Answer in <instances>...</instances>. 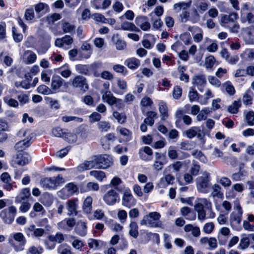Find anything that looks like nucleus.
I'll list each match as a JSON object with an SVG mask.
<instances>
[{"label": "nucleus", "instance_id": "nucleus-3", "mask_svg": "<svg viewBox=\"0 0 254 254\" xmlns=\"http://www.w3.org/2000/svg\"><path fill=\"white\" fill-rule=\"evenodd\" d=\"M64 182L62 176L58 175L57 177L43 179L40 182V185L45 190H55Z\"/></svg>", "mask_w": 254, "mask_h": 254}, {"label": "nucleus", "instance_id": "nucleus-23", "mask_svg": "<svg viewBox=\"0 0 254 254\" xmlns=\"http://www.w3.org/2000/svg\"><path fill=\"white\" fill-rule=\"evenodd\" d=\"M68 239L69 242L76 250L80 251L84 246L83 241L76 236L70 235Z\"/></svg>", "mask_w": 254, "mask_h": 254}, {"label": "nucleus", "instance_id": "nucleus-41", "mask_svg": "<svg viewBox=\"0 0 254 254\" xmlns=\"http://www.w3.org/2000/svg\"><path fill=\"white\" fill-rule=\"evenodd\" d=\"M147 117L144 119V123L150 126H152L154 123V119L157 117V113L154 111H149L146 113Z\"/></svg>", "mask_w": 254, "mask_h": 254}, {"label": "nucleus", "instance_id": "nucleus-42", "mask_svg": "<svg viewBox=\"0 0 254 254\" xmlns=\"http://www.w3.org/2000/svg\"><path fill=\"white\" fill-rule=\"evenodd\" d=\"M57 253L59 254H73L71 248L66 244L60 245L57 248Z\"/></svg>", "mask_w": 254, "mask_h": 254}, {"label": "nucleus", "instance_id": "nucleus-9", "mask_svg": "<svg viewBox=\"0 0 254 254\" xmlns=\"http://www.w3.org/2000/svg\"><path fill=\"white\" fill-rule=\"evenodd\" d=\"M234 209L237 212H233L231 214L230 220L231 225L234 227H237L241 224L243 211L241 207L238 203L235 204Z\"/></svg>", "mask_w": 254, "mask_h": 254}, {"label": "nucleus", "instance_id": "nucleus-39", "mask_svg": "<svg viewBox=\"0 0 254 254\" xmlns=\"http://www.w3.org/2000/svg\"><path fill=\"white\" fill-rule=\"evenodd\" d=\"M121 29L124 30L133 32H139L140 30L133 23L129 22H124L121 24Z\"/></svg>", "mask_w": 254, "mask_h": 254}, {"label": "nucleus", "instance_id": "nucleus-16", "mask_svg": "<svg viewBox=\"0 0 254 254\" xmlns=\"http://www.w3.org/2000/svg\"><path fill=\"white\" fill-rule=\"evenodd\" d=\"M193 85L197 87L198 90L202 92L204 86L206 83V80L205 76L203 75H197L194 76L192 79Z\"/></svg>", "mask_w": 254, "mask_h": 254}, {"label": "nucleus", "instance_id": "nucleus-43", "mask_svg": "<svg viewBox=\"0 0 254 254\" xmlns=\"http://www.w3.org/2000/svg\"><path fill=\"white\" fill-rule=\"evenodd\" d=\"M241 106V101L240 99L234 101L233 104L228 107V111L232 114H236Z\"/></svg>", "mask_w": 254, "mask_h": 254}, {"label": "nucleus", "instance_id": "nucleus-22", "mask_svg": "<svg viewBox=\"0 0 254 254\" xmlns=\"http://www.w3.org/2000/svg\"><path fill=\"white\" fill-rule=\"evenodd\" d=\"M78 200L77 199L69 200L66 202V209L68 211V216L75 215L77 214V208L78 206Z\"/></svg>", "mask_w": 254, "mask_h": 254}, {"label": "nucleus", "instance_id": "nucleus-27", "mask_svg": "<svg viewBox=\"0 0 254 254\" xmlns=\"http://www.w3.org/2000/svg\"><path fill=\"white\" fill-rule=\"evenodd\" d=\"M124 64L128 68L135 70L140 66V62L136 58H130L127 59Z\"/></svg>", "mask_w": 254, "mask_h": 254}, {"label": "nucleus", "instance_id": "nucleus-15", "mask_svg": "<svg viewBox=\"0 0 254 254\" xmlns=\"http://www.w3.org/2000/svg\"><path fill=\"white\" fill-rule=\"evenodd\" d=\"M31 157L27 152H18L15 160V162L18 165L24 166L28 163Z\"/></svg>", "mask_w": 254, "mask_h": 254}, {"label": "nucleus", "instance_id": "nucleus-44", "mask_svg": "<svg viewBox=\"0 0 254 254\" xmlns=\"http://www.w3.org/2000/svg\"><path fill=\"white\" fill-rule=\"evenodd\" d=\"M195 5L199 9L200 13L206 11L208 7L207 0H196Z\"/></svg>", "mask_w": 254, "mask_h": 254}, {"label": "nucleus", "instance_id": "nucleus-48", "mask_svg": "<svg viewBox=\"0 0 254 254\" xmlns=\"http://www.w3.org/2000/svg\"><path fill=\"white\" fill-rule=\"evenodd\" d=\"M89 174L100 182L102 181L103 179L106 177L105 173L102 171H91L89 172Z\"/></svg>", "mask_w": 254, "mask_h": 254}, {"label": "nucleus", "instance_id": "nucleus-6", "mask_svg": "<svg viewBox=\"0 0 254 254\" xmlns=\"http://www.w3.org/2000/svg\"><path fill=\"white\" fill-rule=\"evenodd\" d=\"M16 213V208L12 205L2 210L0 212V217L4 223L10 224L14 221Z\"/></svg>", "mask_w": 254, "mask_h": 254}, {"label": "nucleus", "instance_id": "nucleus-28", "mask_svg": "<svg viewBox=\"0 0 254 254\" xmlns=\"http://www.w3.org/2000/svg\"><path fill=\"white\" fill-rule=\"evenodd\" d=\"M37 56L33 51L27 50L24 52L23 59L26 64H33L35 62Z\"/></svg>", "mask_w": 254, "mask_h": 254}, {"label": "nucleus", "instance_id": "nucleus-60", "mask_svg": "<svg viewBox=\"0 0 254 254\" xmlns=\"http://www.w3.org/2000/svg\"><path fill=\"white\" fill-rule=\"evenodd\" d=\"M168 156L172 160H175L178 158V153L177 151L173 146H170L168 150Z\"/></svg>", "mask_w": 254, "mask_h": 254}, {"label": "nucleus", "instance_id": "nucleus-7", "mask_svg": "<svg viewBox=\"0 0 254 254\" xmlns=\"http://www.w3.org/2000/svg\"><path fill=\"white\" fill-rule=\"evenodd\" d=\"M71 85L85 92L88 90L89 86L85 77L82 75H76L71 81Z\"/></svg>", "mask_w": 254, "mask_h": 254}, {"label": "nucleus", "instance_id": "nucleus-45", "mask_svg": "<svg viewBox=\"0 0 254 254\" xmlns=\"http://www.w3.org/2000/svg\"><path fill=\"white\" fill-rule=\"evenodd\" d=\"M181 214L182 216L187 217L186 219L190 220H193L195 219V214H193L192 216H189V214L191 213V209L188 207H183L181 209Z\"/></svg>", "mask_w": 254, "mask_h": 254}, {"label": "nucleus", "instance_id": "nucleus-40", "mask_svg": "<svg viewBox=\"0 0 254 254\" xmlns=\"http://www.w3.org/2000/svg\"><path fill=\"white\" fill-rule=\"evenodd\" d=\"M129 234L134 238H136L138 236V227L137 223L134 221H131L129 225Z\"/></svg>", "mask_w": 254, "mask_h": 254}, {"label": "nucleus", "instance_id": "nucleus-46", "mask_svg": "<svg viewBox=\"0 0 254 254\" xmlns=\"http://www.w3.org/2000/svg\"><path fill=\"white\" fill-rule=\"evenodd\" d=\"M97 126L98 129L102 132H107L111 128L110 123L106 121L99 122Z\"/></svg>", "mask_w": 254, "mask_h": 254}, {"label": "nucleus", "instance_id": "nucleus-12", "mask_svg": "<svg viewBox=\"0 0 254 254\" xmlns=\"http://www.w3.org/2000/svg\"><path fill=\"white\" fill-rule=\"evenodd\" d=\"M135 203L136 201L132 196L130 190L129 189H126L123 195L122 205L127 208H130Z\"/></svg>", "mask_w": 254, "mask_h": 254}, {"label": "nucleus", "instance_id": "nucleus-61", "mask_svg": "<svg viewBox=\"0 0 254 254\" xmlns=\"http://www.w3.org/2000/svg\"><path fill=\"white\" fill-rule=\"evenodd\" d=\"M218 182L225 189H227L231 185L230 179L226 177H221Z\"/></svg>", "mask_w": 254, "mask_h": 254}, {"label": "nucleus", "instance_id": "nucleus-1", "mask_svg": "<svg viewBox=\"0 0 254 254\" xmlns=\"http://www.w3.org/2000/svg\"><path fill=\"white\" fill-rule=\"evenodd\" d=\"M161 215L157 212H150L144 215L140 221L141 225H146L152 228H161L162 222L160 221Z\"/></svg>", "mask_w": 254, "mask_h": 254}, {"label": "nucleus", "instance_id": "nucleus-55", "mask_svg": "<svg viewBox=\"0 0 254 254\" xmlns=\"http://www.w3.org/2000/svg\"><path fill=\"white\" fill-rule=\"evenodd\" d=\"M57 72L64 78H68L71 74L70 70L65 67H61L57 69Z\"/></svg>", "mask_w": 254, "mask_h": 254}, {"label": "nucleus", "instance_id": "nucleus-33", "mask_svg": "<svg viewBox=\"0 0 254 254\" xmlns=\"http://www.w3.org/2000/svg\"><path fill=\"white\" fill-rule=\"evenodd\" d=\"M64 82V80L60 76L54 75L52 78V88L55 91L58 90L63 85Z\"/></svg>", "mask_w": 254, "mask_h": 254}, {"label": "nucleus", "instance_id": "nucleus-5", "mask_svg": "<svg viewBox=\"0 0 254 254\" xmlns=\"http://www.w3.org/2000/svg\"><path fill=\"white\" fill-rule=\"evenodd\" d=\"M102 94L103 101L108 103L109 105H115L118 109L122 108L124 106L123 101L115 97L110 91L106 90L104 92H102Z\"/></svg>", "mask_w": 254, "mask_h": 254}, {"label": "nucleus", "instance_id": "nucleus-35", "mask_svg": "<svg viewBox=\"0 0 254 254\" xmlns=\"http://www.w3.org/2000/svg\"><path fill=\"white\" fill-rule=\"evenodd\" d=\"M183 162L181 161H176L168 166H167L164 170L163 173L166 174L170 173L171 169H173L175 172H179L182 168Z\"/></svg>", "mask_w": 254, "mask_h": 254}, {"label": "nucleus", "instance_id": "nucleus-18", "mask_svg": "<svg viewBox=\"0 0 254 254\" xmlns=\"http://www.w3.org/2000/svg\"><path fill=\"white\" fill-rule=\"evenodd\" d=\"M209 209L211 207V202L206 198H198L195 201L194 209L196 212L204 210V207Z\"/></svg>", "mask_w": 254, "mask_h": 254}, {"label": "nucleus", "instance_id": "nucleus-8", "mask_svg": "<svg viewBox=\"0 0 254 254\" xmlns=\"http://www.w3.org/2000/svg\"><path fill=\"white\" fill-rule=\"evenodd\" d=\"M103 199L107 205L112 206L120 200L119 194L116 190L112 189L104 194Z\"/></svg>", "mask_w": 254, "mask_h": 254}, {"label": "nucleus", "instance_id": "nucleus-21", "mask_svg": "<svg viewBox=\"0 0 254 254\" xmlns=\"http://www.w3.org/2000/svg\"><path fill=\"white\" fill-rule=\"evenodd\" d=\"M136 24L143 31H147L150 28V24L145 16H138L135 18Z\"/></svg>", "mask_w": 254, "mask_h": 254}, {"label": "nucleus", "instance_id": "nucleus-29", "mask_svg": "<svg viewBox=\"0 0 254 254\" xmlns=\"http://www.w3.org/2000/svg\"><path fill=\"white\" fill-rule=\"evenodd\" d=\"M194 33H196L195 34L193 33V38L194 41L196 43L200 42L203 39V32L202 30L198 27H191L189 28V30L191 32L193 31Z\"/></svg>", "mask_w": 254, "mask_h": 254}, {"label": "nucleus", "instance_id": "nucleus-36", "mask_svg": "<svg viewBox=\"0 0 254 254\" xmlns=\"http://www.w3.org/2000/svg\"><path fill=\"white\" fill-rule=\"evenodd\" d=\"M105 223L108 226V227L112 230L116 232L121 231L123 229V226L120 224L114 222L112 219L108 220L105 219Z\"/></svg>", "mask_w": 254, "mask_h": 254}, {"label": "nucleus", "instance_id": "nucleus-30", "mask_svg": "<svg viewBox=\"0 0 254 254\" xmlns=\"http://www.w3.org/2000/svg\"><path fill=\"white\" fill-rule=\"evenodd\" d=\"M76 233L81 237H84L87 234V226L85 222L79 221L75 228Z\"/></svg>", "mask_w": 254, "mask_h": 254}, {"label": "nucleus", "instance_id": "nucleus-58", "mask_svg": "<svg viewBox=\"0 0 254 254\" xmlns=\"http://www.w3.org/2000/svg\"><path fill=\"white\" fill-rule=\"evenodd\" d=\"M122 180L118 177H114L111 181L109 186L111 187H114L118 190H121V189L118 188V186L122 184Z\"/></svg>", "mask_w": 254, "mask_h": 254}, {"label": "nucleus", "instance_id": "nucleus-20", "mask_svg": "<svg viewBox=\"0 0 254 254\" xmlns=\"http://www.w3.org/2000/svg\"><path fill=\"white\" fill-rule=\"evenodd\" d=\"M240 20L242 23H247L253 25L254 24V13L252 12H241Z\"/></svg>", "mask_w": 254, "mask_h": 254}, {"label": "nucleus", "instance_id": "nucleus-62", "mask_svg": "<svg viewBox=\"0 0 254 254\" xmlns=\"http://www.w3.org/2000/svg\"><path fill=\"white\" fill-rule=\"evenodd\" d=\"M215 59L212 56H210L205 59V65L207 69H211L215 63Z\"/></svg>", "mask_w": 254, "mask_h": 254}, {"label": "nucleus", "instance_id": "nucleus-2", "mask_svg": "<svg viewBox=\"0 0 254 254\" xmlns=\"http://www.w3.org/2000/svg\"><path fill=\"white\" fill-rule=\"evenodd\" d=\"M8 242L14 250L18 252L24 250L26 240L22 233L17 232L10 236Z\"/></svg>", "mask_w": 254, "mask_h": 254}, {"label": "nucleus", "instance_id": "nucleus-34", "mask_svg": "<svg viewBox=\"0 0 254 254\" xmlns=\"http://www.w3.org/2000/svg\"><path fill=\"white\" fill-rule=\"evenodd\" d=\"M112 40L115 43L116 47L118 50H123L126 47V42L120 39V36L118 34L113 35Z\"/></svg>", "mask_w": 254, "mask_h": 254}, {"label": "nucleus", "instance_id": "nucleus-19", "mask_svg": "<svg viewBox=\"0 0 254 254\" xmlns=\"http://www.w3.org/2000/svg\"><path fill=\"white\" fill-rule=\"evenodd\" d=\"M76 221L74 218H66L58 224L59 227L62 229L69 231L75 225Z\"/></svg>", "mask_w": 254, "mask_h": 254}, {"label": "nucleus", "instance_id": "nucleus-64", "mask_svg": "<svg viewBox=\"0 0 254 254\" xmlns=\"http://www.w3.org/2000/svg\"><path fill=\"white\" fill-rule=\"evenodd\" d=\"M246 120L250 126L254 125V112L253 111L248 112L246 115Z\"/></svg>", "mask_w": 254, "mask_h": 254}, {"label": "nucleus", "instance_id": "nucleus-13", "mask_svg": "<svg viewBox=\"0 0 254 254\" xmlns=\"http://www.w3.org/2000/svg\"><path fill=\"white\" fill-rule=\"evenodd\" d=\"M238 18L237 12H233L229 15L223 14L221 16L220 24L221 26L225 27H230L231 24Z\"/></svg>", "mask_w": 254, "mask_h": 254}, {"label": "nucleus", "instance_id": "nucleus-50", "mask_svg": "<svg viewBox=\"0 0 254 254\" xmlns=\"http://www.w3.org/2000/svg\"><path fill=\"white\" fill-rule=\"evenodd\" d=\"M35 10L37 13L41 12H47L49 10V6L46 3L39 2L35 5Z\"/></svg>", "mask_w": 254, "mask_h": 254}, {"label": "nucleus", "instance_id": "nucleus-37", "mask_svg": "<svg viewBox=\"0 0 254 254\" xmlns=\"http://www.w3.org/2000/svg\"><path fill=\"white\" fill-rule=\"evenodd\" d=\"M254 94L250 90H247L243 94L242 101L245 105H250L252 104Z\"/></svg>", "mask_w": 254, "mask_h": 254}, {"label": "nucleus", "instance_id": "nucleus-63", "mask_svg": "<svg viewBox=\"0 0 254 254\" xmlns=\"http://www.w3.org/2000/svg\"><path fill=\"white\" fill-rule=\"evenodd\" d=\"M242 57L246 56V58L248 60L252 61L254 59V50L247 49L241 56Z\"/></svg>", "mask_w": 254, "mask_h": 254}, {"label": "nucleus", "instance_id": "nucleus-26", "mask_svg": "<svg viewBox=\"0 0 254 254\" xmlns=\"http://www.w3.org/2000/svg\"><path fill=\"white\" fill-rule=\"evenodd\" d=\"M30 195V190L29 188H25L21 190L19 194L15 197V202L16 203L27 201Z\"/></svg>", "mask_w": 254, "mask_h": 254}, {"label": "nucleus", "instance_id": "nucleus-38", "mask_svg": "<svg viewBox=\"0 0 254 254\" xmlns=\"http://www.w3.org/2000/svg\"><path fill=\"white\" fill-rule=\"evenodd\" d=\"M212 191L210 195L213 198H220L223 195L221 187L218 184H215L212 186Z\"/></svg>", "mask_w": 254, "mask_h": 254}, {"label": "nucleus", "instance_id": "nucleus-32", "mask_svg": "<svg viewBox=\"0 0 254 254\" xmlns=\"http://www.w3.org/2000/svg\"><path fill=\"white\" fill-rule=\"evenodd\" d=\"M184 230L186 232H191V235L194 237H198L200 235V229L197 226H194L192 224H187L184 226Z\"/></svg>", "mask_w": 254, "mask_h": 254}, {"label": "nucleus", "instance_id": "nucleus-11", "mask_svg": "<svg viewBox=\"0 0 254 254\" xmlns=\"http://www.w3.org/2000/svg\"><path fill=\"white\" fill-rule=\"evenodd\" d=\"M96 155L98 169H106L112 165V158L110 156L106 154Z\"/></svg>", "mask_w": 254, "mask_h": 254}, {"label": "nucleus", "instance_id": "nucleus-49", "mask_svg": "<svg viewBox=\"0 0 254 254\" xmlns=\"http://www.w3.org/2000/svg\"><path fill=\"white\" fill-rule=\"evenodd\" d=\"M191 155L202 163H205L207 162L206 157L200 150H195L193 151L191 153Z\"/></svg>", "mask_w": 254, "mask_h": 254}, {"label": "nucleus", "instance_id": "nucleus-31", "mask_svg": "<svg viewBox=\"0 0 254 254\" xmlns=\"http://www.w3.org/2000/svg\"><path fill=\"white\" fill-rule=\"evenodd\" d=\"M93 199L88 196L84 200L83 204L82 207L83 212L86 214H90L92 211V204Z\"/></svg>", "mask_w": 254, "mask_h": 254}, {"label": "nucleus", "instance_id": "nucleus-14", "mask_svg": "<svg viewBox=\"0 0 254 254\" xmlns=\"http://www.w3.org/2000/svg\"><path fill=\"white\" fill-rule=\"evenodd\" d=\"M73 42V38L71 36L65 35L61 38L56 39L55 42V45L56 47L66 50L69 48V46Z\"/></svg>", "mask_w": 254, "mask_h": 254}, {"label": "nucleus", "instance_id": "nucleus-51", "mask_svg": "<svg viewBox=\"0 0 254 254\" xmlns=\"http://www.w3.org/2000/svg\"><path fill=\"white\" fill-rule=\"evenodd\" d=\"M49 240L52 242L61 243L64 241V237L62 233H57L55 235H50Z\"/></svg>", "mask_w": 254, "mask_h": 254}, {"label": "nucleus", "instance_id": "nucleus-54", "mask_svg": "<svg viewBox=\"0 0 254 254\" xmlns=\"http://www.w3.org/2000/svg\"><path fill=\"white\" fill-rule=\"evenodd\" d=\"M62 29L64 33H72L75 29L73 25L66 21H63L62 23Z\"/></svg>", "mask_w": 254, "mask_h": 254}, {"label": "nucleus", "instance_id": "nucleus-24", "mask_svg": "<svg viewBox=\"0 0 254 254\" xmlns=\"http://www.w3.org/2000/svg\"><path fill=\"white\" fill-rule=\"evenodd\" d=\"M77 187L74 184L71 183L67 184L60 192L64 193L66 197H68L72 195L77 191Z\"/></svg>", "mask_w": 254, "mask_h": 254}, {"label": "nucleus", "instance_id": "nucleus-4", "mask_svg": "<svg viewBox=\"0 0 254 254\" xmlns=\"http://www.w3.org/2000/svg\"><path fill=\"white\" fill-rule=\"evenodd\" d=\"M210 180V175L207 172H203L202 176L196 178V188L199 192L206 193L208 192Z\"/></svg>", "mask_w": 254, "mask_h": 254}, {"label": "nucleus", "instance_id": "nucleus-56", "mask_svg": "<svg viewBox=\"0 0 254 254\" xmlns=\"http://www.w3.org/2000/svg\"><path fill=\"white\" fill-rule=\"evenodd\" d=\"M164 174V177L161 179V183H164L165 182V185H167L172 184L173 183L175 179L174 176L170 174L169 173Z\"/></svg>", "mask_w": 254, "mask_h": 254}, {"label": "nucleus", "instance_id": "nucleus-57", "mask_svg": "<svg viewBox=\"0 0 254 254\" xmlns=\"http://www.w3.org/2000/svg\"><path fill=\"white\" fill-rule=\"evenodd\" d=\"M75 69L80 74L87 75L89 72V66L87 65L77 64L75 66Z\"/></svg>", "mask_w": 254, "mask_h": 254}, {"label": "nucleus", "instance_id": "nucleus-25", "mask_svg": "<svg viewBox=\"0 0 254 254\" xmlns=\"http://www.w3.org/2000/svg\"><path fill=\"white\" fill-rule=\"evenodd\" d=\"M31 136H28L27 138L23 140L20 141L16 143L15 145V148L18 152H21L23 150L29 147L31 143Z\"/></svg>", "mask_w": 254, "mask_h": 254}, {"label": "nucleus", "instance_id": "nucleus-53", "mask_svg": "<svg viewBox=\"0 0 254 254\" xmlns=\"http://www.w3.org/2000/svg\"><path fill=\"white\" fill-rule=\"evenodd\" d=\"M226 92L230 95H233L235 93L234 87L229 81L224 83L222 85Z\"/></svg>", "mask_w": 254, "mask_h": 254}, {"label": "nucleus", "instance_id": "nucleus-47", "mask_svg": "<svg viewBox=\"0 0 254 254\" xmlns=\"http://www.w3.org/2000/svg\"><path fill=\"white\" fill-rule=\"evenodd\" d=\"M159 110L162 115V120H165L168 118V109L166 104L164 102H161L159 104Z\"/></svg>", "mask_w": 254, "mask_h": 254}, {"label": "nucleus", "instance_id": "nucleus-17", "mask_svg": "<svg viewBox=\"0 0 254 254\" xmlns=\"http://www.w3.org/2000/svg\"><path fill=\"white\" fill-rule=\"evenodd\" d=\"M184 133L189 138L197 136L198 138L201 139L202 137L200 128L197 127H191L186 130Z\"/></svg>", "mask_w": 254, "mask_h": 254}, {"label": "nucleus", "instance_id": "nucleus-59", "mask_svg": "<svg viewBox=\"0 0 254 254\" xmlns=\"http://www.w3.org/2000/svg\"><path fill=\"white\" fill-rule=\"evenodd\" d=\"M63 138L69 143H74L77 140V137L74 133L67 132L64 133Z\"/></svg>", "mask_w": 254, "mask_h": 254}, {"label": "nucleus", "instance_id": "nucleus-10", "mask_svg": "<svg viewBox=\"0 0 254 254\" xmlns=\"http://www.w3.org/2000/svg\"><path fill=\"white\" fill-rule=\"evenodd\" d=\"M97 159V155L92 156L89 160L85 161L80 164L77 167V170L79 172H83L93 168L98 169Z\"/></svg>", "mask_w": 254, "mask_h": 254}, {"label": "nucleus", "instance_id": "nucleus-52", "mask_svg": "<svg viewBox=\"0 0 254 254\" xmlns=\"http://www.w3.org/2000/svg\"><path fill=\"white\" fill-rule=\"evenodd\" d=\"M3 101L10 107L17 108L18 106V101L11 98L9 96H6L3 97Z\"/></svg>", "mask_w": 254, "mask_h": 254}]
</instances>
